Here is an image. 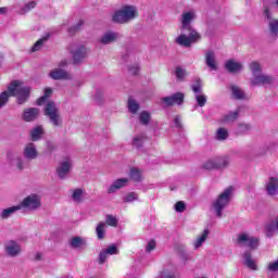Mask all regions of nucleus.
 <instances>
[{
  "instance_id": "ddd939ff",
  "label": "nucleus",
  "mask_w": 278,
  "mask_h": 278,
  "mask_svg": "<svg viewBox=\"0 0 278 278\" xmlns=\"http://www.w3.org/2000/svg\"><path fill=\"white\" fill-rule=\"evenodd\" d=\"M40 116V109L38 108H28L23 111L22 121L25 123H34V121H38Z\"/></svg>"
},
{
  "instance_id": "b1692460",
  "label": "nucleus",
  "mask_w": 278,
  "mask_h": 278,
  "mask_svg": "<svg viewBox=\"0 0 278 278\" xmlns=\"http://www.w3.org/2000/svg\"><path fill=\"white\" fill-rule=\"evenodd\" d=\"M146 140H149V137H147V134L144 132L135 135L131 140V147H134L135 149H142L144 147Z\"/></svg>"
},
{
  "instance_id": "f3484780",
  "label": "nucleus",
  "mask_w": 278,
  "mask_h": 278,
  "mask_svg": "<svg viewBox=\"0 0 278 278\" xmlns=\"http://www.w3.org/2000/svg\"><path fill=\"white\" fill-rule=\"evenodd\" d=\"M224 68L231 75H238V73H242V63L236 62L233 59L226 61Z\"/></svg>"
},
{
  "instance_id": "680f3d73",
  "label": "nucleus",
  "mask_w": 278,
  "mask_h": 278,
  "mask_svg": "<svg viewBox=\"0 0 278 278\" xmlns=\"http://www.w3.org/2000/svg\"><path fill=\"white\" fill-rule=\"evenodd\" d=\"M67 64H68V62H66V60H64V61H61V62H60L59 66H60L61 68H64V66H67Z\"/></svg>"
},
{
  "instance_id": "393cba45",
  "label": "nucleus",
  "mask_w": 278,
  "mask_h": 278,
  "mask_svg": "<svg viewBox=\"0 0 278 278\" xmlns=\"http://www.w3.org/2000/svg\"><path fill=\"white\" fill-rule=\"evenodd\" d=\"M24 157L26 160H36L38 157V150H36V144L27 143L24 148Z\"/></svg>"
},
{
  "instance_id": "de8ad7c7",
  "label": "nucleus",
  "mask_w": 278,
  "mask_h": 278,
  "mask_svg": "<svg viewBox=\"0 0 278 278\" xmlns=\"http://www.w3.org/2000/svg\"><path fill=\"white\" fill-rule=\"evenodd\" d=\"M84 194V190L83 189H75L73 194H72V199L73 201L76 202H81V195Z\"/></svg>"
},
{
  "instance_id": "864d4df0",
  "label": "nucleus",
  "mask_w": 278,
  "mask_h": 278,
  "mask_svg": "<svg viewBox=\"0 0 278 278\" xmlns=\"http://www.w3.org/2000/svg\"><path fill=\"white\" fill-rule=\"evenodd\" d=\"M174 125L177 129H184V124H181V115H176L174 118Z\"/></svg>"
},
{
  "instance_id": "0e129e2a",
  "label": "nucleus",
  "mask_w": 278,
  "mask_h": 278,
  "mask_svg": "<svg viewBox=\"0 0 278 278\" xmlns=\"http://www.w3.org/2000/svg\"><path fill=\"white\" fill-rule=\"evenodd\" d=\"M0 14H8V8L5 7L0 8Z\"/></svg>"
},
{
  "instance_id": "6e6d98bb",
  "label": "nucleus",
  "mask_w": 278,
  "mask_h": 278,
  "mask_svg": "<svg viewBox=\"0 0 278 278\" xmlns=\"http://www.w3.org/2000/svg\"><path fill=\"white\" fill-rule=\"evenodd\" d=\"M15 165H16V168H18L20 170H23L24 168H25V166H24V162H23V157H21V156H17L16 159H15Z\"/></svg>"
},
{
  "instance_id": "f704fd0d",
  "label": "nucleus",
  "mask_w": 278,
  "mask_h": 278,
  "mask_svg": "<svg viewBox=\"0 0 278 278\" xmlns=\"http://www.w3.org/2000/svg\"><path fill=\"white\" fill-rule=\"evenodd\" d=\"M175 76L178 81H186V77L188 76V72L181 66L176 67Z\"/></svg>"
},
{
  "instance_id": "c9c22d12",
  "label": "nucleus",
  "mask_w": 278,
  "mask_h": 278,
  "mask_svg": "<svg viewBox=\"0 0 278 278\" xmlns=\"http://www.w3.org/2000/svg\"><path fill=\"white\" fill-rule=\"evenodd\" d=\"M177 254L179 255V257L186 263V262H190V255H188V252L186 251V247L184 245H179L176 249Z\"/></svg>"
},
{
  "instance_id": "bf43d9fd",
  "label": "nucleus",
  "mask_w": 278,
  "mask_h": 278,
  "mask_svg": "<svg viewBox=\"0 0 278 278\" xmlns=\"http://www.w3.org/2000/svg\"><path fill=\"white\" fill-rule=\"evenodd\" d=\"M47 101V97L41 96L39 99H37V105H42Z\"/></svg>"
},
{
  "instance_id": "052dcab7",
  "label": "nucleus",
  "mask_w": 278,
  "mask_h": 278,
  "mask_svg": "<svg viewBox=\"0 0 278 278\" xmlns=\"http://www.w3.org/2000/svg\"><path fill=\"white\" fill-rule=\"evenodd\" d=\"M47 147L49 151H55V144H53V142L48 141L47 142Z\"/></svg>"
},
{
  "instance_id": "412c9836",
  "label": "nucleus",
  "mask_w": 278,
  "mask_h": 278,
  "mask_svg": "<svg viewBox=\"0 0 278 278\" xmlns=\"http://www.w3.org/2000/svg\"><path fill=\"white\" fill-rule=\"evenodd\" d=\"M73 165H71V162L64 161L62 162L59 167H56V175L59 179H65L68 176V173H71V168Z\"/></svg>"
},
{
  "instance_id": "ea45409f",
  "label": "nucleus",
  "mask_w": 278,
  "mask_h": 278,
  "mask_svg": "<svg viewBox=\"0 0 278 278\" xmlns=\"http://www.w3.org/2000/svg\"><path fill=\"white\" fill-rule=\"evenodd\" d=\"M139 121L141 125H149V123H151V113H149L148 111H142L139 115Z\"/></svg>"
},
{
  "instance_id": "8fccbe9b",
  "label": "nucleus",
  "mask_w": 278,
  "mask_h": 278,
  "mask_svg": "<svg viewBox=\"0 0 278 278\" xmlns=\"http://www.w3.org/2000/svg\"><path fill=\"white\" fill-rule=\"evenodd\" d=\"M106 225H110V227H117L118 219L113 215H106Z\"/></svg>"
},
{
  "instance_id": "c03bdc74",
  "label": "nucleus",
  "mask_w": 278,
  "mask_h": 278,
  "mask_svg": "<svg viewBox=\"0 0 278 278\" xmlns=\"http://www.w3.org/2000/svg\"><path fill=\"white\" fill-rule=\"evenodd\" d=\"M16 157H18V154L12 150L7 151V160L11 166H14V162L16 161Z\"/></svg>"
},
{
  "instance_id": "39448f33",
  "label": "nucleus",
  "mask_w": 278,
  "mask_h": 278,
  "mask_svg": "<svg viewBox=\"0 0 278 278\" xmlns=\"http://www.w3.org/2000/svg\"><path fill=\"white\" fill-rule=\"evenodd\" d=\"M233 194V187L226 188L213 202V207L217 218H223V211L231 203V197Z\"/></svg>"
},
{
  "instance_id": "603ef678",
  "label": "nucleus",
  "mask_w": 278,
  "mask_h": 278,
  "mask_svg": "<svg viewBox=\"0 0 278 278\" xmlns=\"http://www.w3.org/2000/svg\"><path fill=\"white\" fill-rule=\"evenodd\" d=\"M267 270H269V273H278V260L269 263Z\"/></svg>"
},
{
  "instance_id": "e433bc0d",
  "label": "nucleus",
  "mask_w": 278,
  "mask_h": 278,
  "mask_svg": "<svg viewBox=\"0 0 278 278\" xmlns=\"http://www.w3.org/2000/svg\"><path fill=\"white\" fill-rule=\"evenodd\" d=\"M129 177L132 181H136L137 184L142 181V174L138 168H131L129 173Z\"/></svg>"
},
{
  "instance_id": "bb28decb",
  "label": "nucleus",
  "mask_w": 278,
  "mask_h": 278,
  "mask_svg": "<svg viewBox=\"0 0 278 278\" xmlns=\"http://www.w3.org/2000/svg\"><path fill=\"white\" fill-rule=\"evenodd\" d=\"M231 160L229 156H217L215 157L216 170H223V168H228Z\"/></svg>"
},
{
  "instance_id": "4468645a",
  "label": "nucleus",
  "mask_w": 278,
  "mask_h": 278,
  "mask_svg": "<svg viewBox=\"0 0 278 278\" xmlns=\"http://www.w3.org/2000/svg\"><path fill=\"white\" fill-rule=\"evenodd\" d=\"M108 255H118V247L116 244H110L105 250H102L98 256V263L103 265L108 262Z\"/></svg>"
},
{
  "instance_id": "f8f14e48",
  "label": "nucleus",
  "mask_w": 278,
  "mask_h": 278,
  "mask_svg": "<svg viewBox=\"0 0 278 278\" xmlns=\"http://www.w3.org/2000/svg\"><path fill=\"white\" fill-rule=\"evenodd\" d=\"M4 251L9 257H18V254L22 253L23 249L18 242L10 240L4 243Z\"/></svg>"
},
{
  "instance_id": "cd10ccee",
  "label": "nucleus",
  "mask_w": 278,
  "mask_h": 278,
  "mask_svg": "<svg viewBox=\"0 0 278 278\" xmlns=\"http://www.w3.org/2000/svg\"><path fill=\"white\" fill-rule=\"evenodd\" d=\"M43 134H45V128L42 126H36L30 130V140L33 142H38V140H42Z\"/></svg>"
},
{
  "instance_id": "6e6552de",
  "label": "nucleus",
  "mask_w": 278,
  "mask_h": 278,
  "mask_svg": "<svg viewBox=\"0 0 278 278\" xmlns=\"http://www.w3.org/2000/svg\"><path fill=\"white\" fill-rule=\"evenodd\" d=\"M191 90L195 94V101H197L199 108H205V103H207V97L205 94H202L203 81L201 80V78H197L194 80V84L191 85Z\"/></svg>"
},
{
  "instance_id": "f03ea898",
  "label": "nucleus",
  "mask_w": 278,
  "mask_h": 278,
  "mask_svg": "<svg viewBox=\"0 0 278 278\" xmlns=\"http://www.w3.org/2000/svg\"><path fill=\"white\" fill-rule=\"evenodd\" d=\"M22 80H12L7 89L8 91H2L0 93V110L1 108H5L11 97H16L17 105H25L29 101V97H31V87L23 86Z\"/></svg>"
},
{
  "instance_id": "37998d69",
  "label": "nucleus",
  "mask_w": 278,
  "mask_h": 278,
  "mask_svg": "<svg viewBox=\"0 0 278 278\" xmlns=\"http://www.w3.org/2000/svg\"><path fill=\"white\" fill-rule=\"evenodd\" d=\"M217 140H227L229 138V131L226 128H219L216 132Z\"/></svg>"
},
{
  "instance_id": "2f4dec72",
  "label": "nucleus",
  "mask_w": 278,
  "mask_h": 278,
  "mask_svg": "<svg viewBox=\"0 0 278 278\" xmlns=\"http://www.w3.org/2000/svg\"><path fill=\"white\" fill-rule=\"evenodd\" d=\"M18 210H21L20 204L16 206H11V207L4 208V210H2L0 216L3 219L10 218L11 215L18 212Z\"/></svg>"
},
{
  "instance_id": "7ed1b4c3",
  "label": "nucleus",
  "mask_w": 278,
  "mask_h": 278,
  "mask_svg": "<svg viewBox=\"0 0 278 278\" xmlns=\"http://www.w3.org/2000/svg\"><path fill=\"white\" fill-rule=\"evenodd\" d=\"M235 244L241 249H250L242 254L244 265L251 270H257L252 251L260 249V238L253 237L248 232H240L235 240Z\"/></svg>"
},
{
  "instance_id": "f257e3e1",
  "label": "nucleus",
  "mask_w": 278,
  "mask_h": 278,
  "mask_svg": "<svg viewBox=\"0 0 278 278\" xmlns=\"http://www.w3.org/2000/svg\"><path fill=\"white\" fill-rule=\"evenodd\" d=\"M197 20V13L194 11L182 12L180 17V30L188 31L189 34H181L176 38L177 45L180 47L190 48L192 45L199 42L201 40V34L192 27V22Z\"/></svg>"
},
{
  "instance_id": "a19ab883",
  "label": "nucleus",
  "mask_w": 278,
  "mask_h": 278,
  "mask_svg": "<svg viewBox=\"0 0 278 278\" xmlns=\"http://www.w3.org/2000/svg\"><path fill=\"white\" fill-rule=\"evenodd\" d=\"M47 40H49V35L47 37H43L41 39H39L30 49L31 53H36V51H40V49H42V45H45V42H47Z\"/></svg>"
},
{
  "instance_id": "09e8293b",
  "label": "nucleus",
  "mask_w": 278,
  "mask_h": 278,
  "mask_svg": "<svg viewBox=\"0 0 278 278\" xmlns=\"http://www.w3.org/2000/svg\"><path fill=\"white\" fill-rule=\"evenodd\" d=\"M175 212H177L178 214H184V211L186 210V202L184 201H178L176 202V204L174 205Z\"/></svg>"
},
{
  "instance_id": "4c0bfd02",
  "label": "nucleus",
  "mask_w": 278,
  "mask_h": 278,
  "mask_svg": "<svg viewBox=\"0 0 278 278\" xmlns=\"http://www.w3.org/2000/svg\"><path fill=\"white\" fill-rule=\"evenodd\" d=\"M250 71L253 77H257V75H260V73L262 72V65L257 61H253L252 63H250Z\"/></svg>"
},
{
  "instance_id": "4be33fe9",
  "label": "nucleus",
  "mask_w": 278,
  "mask_h": 278,
  "mask_svg": "<svg viewBox=\"0 0 278 278\" xmlns=\"http://www.w3.org/2000/svg\"><path fill=\"white\" fill-rule=\"evenodd\" d=\"M205 64L211 71H218V64H216V52L213 50L206 51Z\"/></svg>"
},
{
  "instance_id": "4d7b16f0",
  "label": "nucleus",
  "mask_w": 278,
  "mask_h": 278,
  "mask_svg": "<svg viewBox=\"0 0 278 278\" xmlns=\"http://www.w3.org/2000/svg\"><path fill=\"white\" fill-rule=\"evenodd\" d=\"M128 72L130 73V75H138V73H140V66L138 65L129 66Z\"/></svg>"
},
{
  "instance_id": "a211bd4d",
  "label": "nucleus",
  "mask_w": 278,
  "mask_h": 278,
  "mask_svg": "<svg viewBox=\"0 0 278 278\" xmlns=\"http://www.w3.org/2000/svg\"><path fill=\"white\" fill-rule=\"evenodd\" d=\"M238 118H240V108L224 114L219 119V123H223L224 125H229L231 123H236Z\"/></svg>"
},
{
  "instance_id": "0eeeda50",
  "label": "nucleus",
  "mask_w": 278,
  "mask_h": 278,
  "mask_svg": "<svg viewBox=\"0 0 278 278\" xmlns=\"http://www.w3.org/2000/svg\"><path fill=\"white\" fill-rule=\"evenodd\" d=\"M70 53L75 66H79V64H83L84 60L88 58V49H86V46L83 45L72 46L70 48Z\"/></svg>"
},
{
  "instance_id": "a18cd8bd",
  "label": "nucleus",
  "mask_w": 278,
  "mask_h": 278,
  "mask_svg": "<svg viewBox=\"0 0 278 278\" xmlns=\"http://www.w3.org/2000/svg\"><path fill=\"white\" fill-rule=\"evenodd\" d=\"M124 203H134V201H138V193L129 192L123 199Z\"/></svg>"
},
{
  "instance_id": "13d9d810",
  "label": "nucleus",
  "mask_w": 278,
  "mask_h": 278,
  "mask_svg": "<svg viewBox=\"0 0 278 278\" xmlns=\"http://www.w3.org/2000/svg\"><path fill=\"white\" fill-rule=\"evenodd\" d=\"M51 94H53V89L51 88H46L43 91V96L46 97V99H49V97H51Z\"/></svg>"
},
{
  "instance_id": "423d86ee",
  "label": "nucleus",
  "mask_w": 278,
  "mask_h": 278,
  "mask_svg": "<svg viewBox=\"0 0 278 278\" xmlns=\"http://www.w3.org/2000/svg\"><path fill=\"white\" fill-rule=\"evenodd\" d=\"M43 114L49 119L50 125L53 127H62L64 122L62 121V114L60 113V109L58 104L53 101H48L43 109Z\"/></svg>"
},
{
  "instance_id": "a878e982",
  "label": "nucleus",
  "mask_w": 278,
  "mask_h": 278,
  "mask_svg": "<svg viewBox=\"0 0 278 278\" xmlns=\"http://www.w3.org/2000/svg\"><path fill=\"white\" fill-rule=\"evenodd\" d=\"M232 98L237 101H242L247 99V94L244 93V90L242 88L238 87L237 85L230 86Z\"/></svg>"
},
{
  "instance_id": "473e14b6",
  "label": "nucleus",
  "mask_w": 278,
  "mask_h": 278,
  "mask_svg": "<svg viewBox=\"0 0 278 278\" xmlns=\"http://www.w3.org/2000/svg\"><path fill=\"white\" fill-rule=\"evenodd\" d=\"M207 236H210V230L208 229L203 230L202 235L193 243L194 249H201V247H203V242L207 240Z\"/></svg>"
},
{
  "instance_id": "7c9ffc66",
  "label": "nucleus",
  "mask_w": 278,
  "mask_h": 278,
  "mask_svg": "<svg viewBox=\"0 0 278 278\" xmlns=\"http://www.w3.org/2000/svg\"><path fill=\"white\" fill-rule=\"evenodd\" d=\"M108 227V224L104 222H100L96 227V233L98 240H105V229Z\"/></svg>"
},
{
  "instance_id": "5701e85b",
  "label": "nucleus",
  "mask_w": 278,
  "mask_h": 278,
  "mask_svg": "<svg viewBox=\"0 0 278 278\" xmlns=\"http://www.w3.org/2000/svg\"><path fill=\"white\" fill-rule=\"evenodd\" d=\"M117 39L118 33L109 30L103 34V36L99 39V42H101V45H112V42H116Z\"/></svg>"
},
{
  "instance_id": "6ab92c4d",
  "label": "nucleus",
  "mask_w": 278,
  "mask_h": 278,
  "mask_svg": "<svg viewBox=\"0 0 278 278\" xmlns=\"http://www.w3.org/2000/svg\"><path fill=\"white\" fill-rule=\"evenodd\" d=\"M268 197H277L278 194V178L270 177L265 186Z\"/></svg>"
},
{
  "instance_id": "72a5a7b5",
  "label": "nucleus",
  "mask_w": 278,
  "mask_h": 278,
  "mask_svg": "<svg viewBox=\"0 0 278 278\" xmlns=\"http://www.w3.org/2000/svg\"><path fill=\"white\" fill-rule=\"evenodd\" d=\"M84 25H86V22H84V20L78 21L77 24H75L74 26H71L67 31L71 36H75V34L81 31V27H84Z\"/></svg>"
},
{
  "instance_id": "aec40b11",
  "label": "nucleus",
  "mask_w": 278,
  "mask_h": 278,
  "mask_svg": "<svg viewBox=\"0 0 278 278\" xmlns=\"http://www.w3.org/2000/svg\"><path fill=\"white\" fill-rule=\"evenodd\" d=\"M129 184V178H119L113 181V184L108 188V194H114L117 190L125 188Z\"/></svg>"
},
{
  "instance_id": "9b49d317",
  "label": "nucleus",
  "mask_w": 278,
  "mask_h": 278,
  "mask_svg": "<svg viewBox=\"0 0 278 278\" xmlns=\"http://www.w3.org/2000/svg\"><path fill=\"white\" fill-rule=\"evenodd\" d=\"M264 16L268 24L270 36H273V38H278V20L273 18V13H270L268 7H265Z\"/></svg>"
},
{
  "instance_id": "e2e57ef3",
  "label": "nucleus",
  "mask_w": 278,
  "mask_h": 278,
  "mask_svg": "<svg viewBox=\"0 0 278 278\" xmlns=\"http://www.w3.org/2000/svg\"><path fill=\"white\" fill-rule=\"evenodd\" d=\"M40 260H42V254L37 253V254L35 255V261H36V262H40Z\"/></svg>"
},
{
  "instance_id": "79ce46f5",
  "label": "nucleus",
  "mask_w": 278,
  "mask_h": 278,
  "mask_svg": "<svg viewBox=\"0 0 278 278\" xmlns=\"http://www.w3.org/2000/svg\"><path fill=\"white\" fill-rule=\"evenodd\" d=\"M204 170H216V160L211 159L202 164Z\"/></svg>"
},
{
  "instance_id": "2eb2a0df",
  "label": "nucleus",
  "mask_w": 278,
  "mask_h": 278,
  "mask_svg": "<svg viewBox=\"0 0 278 278\" xmlns=\"http://www.w3.org/2000/svg\"><path fill=\"white\" fill-rule=\"evenodd\" d=\"M49 78L54 81H68L71 74L63 68H54L49 73Z\"/></svg>"
},
{
  "instance_id": "c756f323",
  "label": "nucleus",
  "mask_w": 278,
  "mask_h": 278,
  "mask_svg": "<svg viewBox=\"0 0 278 278\" xmlns=\"http://www.w3.org/2000/svg\"><path fill=\"white\" fill-rule=\"evenodd\" d=\"M87 244L88 242L86 241V239L79 236L73 237L70 240V247H72V249H81V247H86Z\"/></svg>"
},
{
  "instance_id": "9d476101",
  "label": "nucleus",
  "mask_w": 278,
  "mask_h": 278,
  "mask_svg": "<svg viewBox=\"0 0 278 278\" xmlns=\"http://www.w3.org/2000/svg\"><path fill=\"white\" fill-rule=\"evenodd\" d=\"M165 108H173V105H182L186 101V94L184 92H176L172 96L164 97L161 99Z\"/></svg>"
},
{
  "instance_id": "58836bf2",
  "label": "nucleus",
  "mask_w": 278,
  "mask_h": 278,
  "mask_svg": "<svg viewBox=\"0 0 278 278\" xmlns=\"http://www.w3.org/2000/svg\"><path fill=\"white\" fill-rule=\"evenodd\" d=\"M128 110L131 114H137L138 110H140V104L136 102L132 98L128 99Z\"/></svg>"
},
{
  "instance_id": "1a4fd4ad",
  "label": "nucleus",
  "mask_w": 278,
  "mask_h": 278,
  "mask_svg": "<svg viewBox=\"0 0 278 278\" xmlns=\"http://www.w3.org/2000/svg\"><path fill=\"white\" fill-rule=\"evenodd\" d=\"M18 205L21 210L24 207L25 210H29V212H34L35 210H39L42 203L38 194H31L26 197Z\"/></svg>"
},
{
  "instance_id": "49530a36",
  "label": "nucleus",
  "mask_w": 278,
  "mask_h": 278,
  "mask_svg": "<svg viewBox=\"0 0 278 278\" xmlns=\"http://www.w3.org/2000/svg\"><path fill=\"white\" fill-rule=\"evenodd\" d=\"M93 101L97 103V105H101L103 103V91L101 89L96 90Z\"/></svg>"
},
{
  "instance_id": "c85d7f7f",
  "label": "nucleus",
  "mask_w": 278,
  "mask_h": 278,
  "mask_svg": "<svg viewBox=\"0 0 278 278\" xmlns=\"http://www.w3.org/2000/svg\"><path fill=\"white\" fill-rule=\"evenodd\" d=\"M251 129H252L251 124L238 123L237 127L235 129V134H236V136H244V135L249 134V131H251Z\"/></svg>"
},
{
  "instance_id": "20e7f679",
  "label": "nucleus",
  "mask_w": 278,
  "mask_h": 278,
  "mask_svg": "<svg viewBox=\"0 0 278 278\" xmlns=\"http://www.w3.org/2000/svg\"><path fill=\"white\" fill-rule=\"evenodd\" d=\"M138 7L134 4H125L121 9L115 10L111 15V21L115 25H127L138 18Z\"/></svg>"
},
{
  "instance_id": "dca6fc26",
  "label": "nucleus",
  "mask_w": 278,
  "mask_h": 278,
  "mask_svg": "<svg viewBox=\"0 0 278 278\" xmlns=\"http://www.w3.org/2000/svg\"><path fill=\"white\" fill-rule=\"evenodd\" d=\"M275 81V78L270 75L258 74L251 79V86H270Z\"/></svg>"
},
{
  "instance_id": "3c124183",
  "label": "nucleus",
  "mask_w": 278,
  "mask_h": 278,
  "mask_svg": "<svg viewBox=\"0 0 278 278\" xmlns=\"http://www.w3.org/2000/svg\"><path fill=\"white\" fill-rule=\"evenodd\" d=\"M34 8H36V1L28 2L22 8V12L27 13L30 10H34Z\"/></svg>"
},
{
  "instance_id": "69168bd1",
  "label": "nucleus",
  "mask_w": 278,
  "mask_h": 278,
  "mask_svg": "<svg viewBox=\"0 0 278 278\" xmlns=\"http://www.w3.org/2000/svg\"><path fill=\"white\" fill-rule=\"evenodd\" d=\"M266 151H268V147H264V151L261 153V155H264V153H266Z\"/></svg>"
},
{
  "instance_id": "5fc2aeb1",
  "label": "nucleus",
  "mask_w": 278,
  "mask_h": 278,
  "mask_svg": "<svg viewBox=\"0 0 278 278\" xmlns=\"http://www.w3.org/2000/svg\"><path fill=\"white\" fill-rule=\"evenodd\" d=\"M151 251H155V240H151L148 242L146 247V252L151 253Z\"/></svg>"
}]
</instances>
